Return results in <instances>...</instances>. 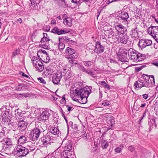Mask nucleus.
<instances>
[{
  "label": "nucleus",
  "instance_id": "obj_58",
  "mask_svg": "<svg viewBox=\"0 0 158 158\" xmlns=\"http://www.w3.org/2000/svg\"><path fill=\"white\" fill-rule=\"evenodd\" d=\"M80 69L83 72H85L86 70L83 66H81L80 67Z\"/></svg>",
  "mask_w": 158,
  "mask_h": 158
},
{
  "label": "nucleus",
  "instance_id": "obj_34",
  "mask_svg": "<svg viewBox=\"0 0 158 158\" xmlns=\"http://www.w3.org/2000/svg\"><path fill=\"white\" fill-rule=\"evenodd\" d=\"M99 84L102 86V87L106 88L108 89H110V86L109 85L106 84L104 81H99Z\"/></svg>",
  "mask_w": 158,
  "mask_h": 158
},
{
  "label": "nucleus",
  "instance_id": "obj_15",
  "mask_svg": "<svg viewBox=\"0 0 158 158\" xmlns=\"http://www.w3.org/2000/svg\"><path fill=\"white\" fill-rule=\"evenodd\" d=\"M148 33L153 38L154 35L156 36L158 34V27L157 26H152L149 27L148 29Z\"/></svg>",
  "mask_w": 158,
  "mask_h": 158
},
{
  "label": "nucleus",
  "instance_id": "obj_27",
  "mask_svg": "<svg viewBox=\"0 0 158 158\" xmlns=\"http://www.w3.org/2000/svg\"><path fill=\"white\" fill-rule=\"evenodd\" d=\"M27 138L25 136H21L18 139V142L20 144H24L27 142Z\"/></svg>",
  "mask_w": 158,
  "mask_h": 158
},
{
  "label": "nucleus",
  "instance_id": "obj_20",
  "mask_svg": "<svg viewBox=\"0 0 158 158\" xmlns=\"http://www.w3.org/2000/svg\"><path fill=\"white\" fill-rule=\"evenodd\" d=\"M61 77V75L60 74L53 75L52 78V81L53 83L55 84H58L60 82Z\"/></svg>",
  "mask_w": 158,
  "mask_h": 158
},
{
  "label": "nucleus",
  "instance_id": "obj_46",
  "mask_svg": "<svg viewBox=\"0 0 158 158\" xmlns=\"http://www.w3.org/2000/svg\"><path fill=\"white\" fill-rule=\"evenodd\" d=\"M12 126V127L11 128L13 131H15L16 130L18 129V126H14V125H15V124L14 123H12V124H11Z\"/></svg>",
  "mask_w": 158,
  "mask_h": 158
},
{
  "label": "nucleus",
  "instance_id": "obj_32",
  "mask_svg": "<svg viewBox=\"0 0 158 158\" xmlns=\"http://www.w3.org/2000/svg\"><path fill=\"white\" fill-rule=\"evenodd\" d=\"M15 110V114L17 118H19V117H22L23 116V114L22 113L21 111L20 110H19V108Z\"/></svg>",
  "mask_w": 158,
  "mask_h": 158
},
{
  "label": "nucleus",
  "instance_id": "obj_45",
  "mask_svg": "<svg viewBox=\"0 0 158 158\" xmlns=\"http://www.w3.org/2000/svg\"><path fill=\"white\" fill-rule=\"evenodd\" d=\"M128 150L131 152H133L135 150V148L133 146H130L128 148Z\"/></svg>",
  "mask_w": 158,
  "mask_h": 158
},
{
  "label": "nucleus",
  "instance_id": "obj_29",
  "mask_svg": "<svg viewBox=\"0 0 158 158\" xmlns=\"http://www.w3.org/2000/svg\"><path fill=\"white\" fill-rule=\"evenodd\" d=\"M51 139L50 136L47 134L45 135L44 137H43V139H42L43 144H45L46 143L48 144Z\"/></svg>",
  "mask_w": 158,
  "mask_h": 158
},
{
  "label": "nucleus",
  "instance_id": "obj_11",
  "mask_svg": "<svg viewBox=\"0 0 158 158\" xmlns=\"http://www.w3.org/2000/svg\"><path fill=\"white\" fill-rule=\"evenodd\" d=\"M75 52L74 49L69 47H67L64 53L68 56L70 58H75L77 57Z\"/></svg>",
  "mask_w": 158,
  "mask_h": 158
},
{
  "label": "nucleus",
  "instance_id": "obj_35",
  "mask_svg": "<svg viewBox=\"0 0 158 158\" xmlns=\"http://www.w3.org/2000/svg\"><path fill=\"white\" fill-rule=\"evenodd\" d=\"M38 66L35 68L39 72H42L44 69V67L42 62L38 64Z\"/></svg>",
  "mask_w": 158,
  "mask_h": 158
},
{
  "label": "nucleus",
  "instance_id": "obj_22",
  "mask_svg": "<svg viewBox=\"0 0 158 158\" xmlns=\"http://www.w3.org/2000/svg\"><path fill=\"white\" fill-rule=\"evenodd\" d=\"M0 111L2 112L1 117H7L9 114V110L6 108V106H3L0 109Z\"/></svg>",
  "mask_w": 158,
  "mask_h": 158
},
{
  "label": "nucleus",
  "instance_id": "obj_7",
  "mask_svg": "<svg viewBox=\"0 0 158 158\" xmlns=\"http://www.w3.org/2000/svg\"><path fill=\"white\" fill-rule=\"evenodd\" d=\"M148 83H145L143 80L140 79L138 81H136L134 83V87L135 89L138 90L140 89L142 87H148Z\"/></svg>",
  "mask_w": 158,
  "mask_h": 158
},
{
  "label": "nucleus",
  "instance_id": "obj_23",
  "mask_svg": "<svg viewBox=\"0 0 158 158\" xmlns=\"http://www.w3.org/2000/svg\"><path fill=\"white\" fill-rule=\"evenodd\" d=\"M31 60L33 64V66H35V68L38 66V64H40L41 62L38 58L35 56L32 58Z\"/></svg>",
  "mask_w": 158,
  "mask_h": 158
},
{
  "label": "nucleus",
  "instance_id": "obj_26",
  "mask_svg": "<svg viewBox=\"0 0 158 158\" xmlns=\"http://www.w3.org/2000/svg\"><path fill=\"white\" fill-rule=\"evenodd\" d=\"M50 132L53 134L57 135L59 134L60 131L57 127H52L50 128Z\"/></svg>",
  "mask_w": 158,
  "mask_h": 158
},
{
  "label": "nucleus",
  "instance_id": "obj_63",
  "mask_svg": "<svg viewBox=\"0 0 158 158\" xmlns=\"http://www.w3.org/2000/svg\"><path fill=\"white\" fill-rule=\"evenodd\" d=\"M51 24H54L56 23V21L55 19H52L51 21Z\"/></svg>",
  "mask_w": 158,
  "mask_h": 158
},
{
  "label": "nucleus",
  "instance_id": "obj_55",
  "mask_svg": "<svg viewBox=\"0 0 158 158\" xmlns=\"http://www.w3.org/2000/svg\"><path fill=\"white\" fill-rule=\"evenodd\" d=\"M142 69V66L140 67H137L135 68V70L137 72L141 70Z\"/></svg>",
  "mask_w": 158,
  "mask_h": 158
},
{
  "label": "nucleus",
  "instance_id": "obj_14",
  "mask_svg": "<svg viewBox=\"0 0 158 158\" xmlns=\"http://www.w3.org/2000/svg\"><path fill=\"white\" fill-rule=\"evenodd\" d=\"M27 123L24 120L20 118V120L17 124L18 130L21 131H24L27 128Z\"/></svg>",
  "mask_w": 158,
  "mask_h": 158
},
{
  "label": "nucleus",
  "instance_id": "obj_8",
  "mask_svg": "<svg viewBox=\"0 0 158 158\" xmlns=\"http://www.w3.org/2000/svg\"><path fill=\"white\" fill-rule=\"evenodd\" d=\"M118 17L119 20H122L123 22H125V24H128L129 23L130 20L128 19L129 16L128 14L126 12H121Z\"/></svg>",
  "mask_w": 158,
  "mask_h": 158
},
{
  "label": "nucleus",
  "instance_id": "obj_19",
  "mask_svg": "<svg viewBox=\"0 0 158 158\" xmlns=\"http://www.w3.org/2000/svg\"><path fill=\"white\" fill-rule=\"evenodd\" d=\"M61 155L63 158H76L75 155L73 154L72 152H62Z\"/></svg>",
  "mask_w": 158,
  "mask_h": 158
},
{
  "label": "nucleus",
  "instance_id": "obj_57",
  "mask_svg": "<svg viewBox=\"0 0 158 158\" xmlns=\"http://www.w3.org/2000/svg\"><path fill=\"white\" fill-rule=\"evenodd\" d=\"M154 37L153 38L156 40V41L158 43V34L156 35H154Z\"/></svg>",
  "mask_w": 158,
  "mask_h": 158
},
{
  "label": "nucleus",
  "instance_id": "obj_49",
  "mask_svg": "<svg viewBox=\"0 0 158 158\" xmlns=\"http://www.w3.org/2000/svg\"><path fill=\"white\" fill-rule=\"evenodd\" d=\"M67 74L68 75L67 78L69 79L72 76L73 73H72L71 70H70L67 73Z\"/></svg>",
  "mask_w": 158,
  "mask_h": 158
},
{
  "label": "nucleus",
  "instance_id": "obj_6",
  "mask_svg": "<svg viewBox=\"0 0 158 158\" xmlns=\"http://www.w3.org/2000/svg\"><path fill=\"white\" fill-rule=\"evenodd\" d=\"M114 26L117 32V35L124 33L125 31H127L126 28L121 23L117 22H114Z\"/></svg>",
  "mask_w": 158,
  "mask_h": 158
},
{
  "label": "nucleus",
  "instance_id": "obj_17",
  "mask_svg": "<svg viewBox=\"0 0 158 158\" xmlns=\"http://www.w3.org/2000/svg\"><path fill=\"white\" fill-rule=\"evenodd\" d=\"M50 115L49 111L48 110H45L42 112L39 117L40 120H46L48 119Z\"/></svg>",
  "mask_w": 158,
  "mask_h": 158
},
{
  "label": "nucleus",
  "instance_id": "obj_50",
  "mask_svg": "<svg viewBox=\"0 0 158 158\" xmlns=\"http://www.w3.org/2000/svg\"><path fill=\"white\" fill-rule=\"evenodd\" d=\"M38 80L41 83L44 84H45L46 83L45 81L42 78H38Z\"/></svg>",
  "mask_w": 158,
  "mask_h": 158
},
{
  "label": "nucleus",
  "instance_id": "obj_3",
  "mask_svg": "<svg viewBox=\"0 0 158 158\" xmlns=\"http://www.w3.org/2000/svg\"><path fill=\"white\" fill-rule=\"evenodd\" d=\"M12 153L19 157H22L27 155L28 151L26 147L18 145L16 146Z\"/></svg>",
  "mask_w": 158,
  "mask_h": 158
},
{
  "label": "nucleus",
  "instance_id": "obj_28",
  "mask_svg": "<svg viewBox=\"0 0 158 158\" xmlns=\"http://www.w3.org/2000/svg\"><path fill=\"white\" fill-rule=\"evenodd\" d=\"M101 146L103 149H106L108 146L109 144L107 140L102 139L101 140Z\"/></svg>",
  "mask_w": 158,
  "mask_h": 158
},
{
  "label": "nucleus",
  "instance_id": "obj_41",
  "mask_svg": "<svg viewBox=\"0 0 158 158\" xmlns=\"http://www.w3.org/2000/svg\"><path fill=\"white\" fill-rule=\"evenodd\" d=\"M2 118V122L4 123H7L8 122H10V119L7 118L8 117H3Z\"/></svg>",
  "mask_w": 158,
  "mask_h": 158
},
{
  "label": "nucleus",
  "instance_id": "obj_36",
  "mask_svg": "<svg viewBox=\"0 0 158 158\" xmlns=\"http://www.w3.org/2000/svg\"><path fill=\"white\" fill-rule=\"evenodd\" d=\"M11 142L10 140L6 141L5 142V144H3L4 147V148L6 149V148H10L12 146Z\"/></svg>",
  "mask_w": 158,
  "mask_h": 158
},
{
  "label": "nucleus",
  "instance_id": "obj_62",
  "mask_svg": "<svg viewBox=\"0 0 158 158\" xmlns=\"http://www.w3.org/2000/svg\"><path fill=\"white\" fill-rule=\"evenodd\" d=\"M72 128L75 130H77L78 129V127L77 124H75L73 126V127H72Z\"/></svg>",
  "mask_w": 158,
  "mask_h": 158
},
{
  "label": "nucleus",
  "instance_id": "obj_1",
  "mask_svg": "<svg viewBox=\"0 0 158 158\" xmlns=\"http://www.w3.org/2000/svg\"><path fill=\"white\" fill-rule=\"evenodd\" d=\"M91 92V88L87 86L84 88H77L70 90V96L72 100L81 104L87 102V98Z\"/></svg>",
  "mask_w": 158,
  "mask_h": 158
},
{
  "label": "nucleus",
  "instance_id": "obj_13",
  "mask_svg": "<svg viewBox=\"0 0 158 158\" xmlns=\"http://www.w3.org/2000/svg\"><path fill=\"white\" fill-rule=\"evenodd\" d=\"M104 46L102 45L100 42L97 41L96 42L94 51L96 53L99 54L103 52L104 51Z\"/></svg>",
  "mask_w": 158,
  "mask_h": 158
},
{
  "label": "nucleus",
  "instance_id": "obj_5",
  "mask_svg": "<svg viewBox=\"0 0 158 158\" xmlns=\"http://www.w3.org/2000/svg\"><path fill=\"white\" fill-rule=\"evenodd\" d=\"M41 132L42 131L39 128H34L30 132L29 138L33 141L37 140Z\"/></svg>",
  "mask_w": 158,
  "mask_h": 158
},
{
  "label": "nucleus",
  "instance_id": "obj_51",
  "mask_svg": "<svg viewBox=\"0 0 158 158\" xmlns=\"http://www.w3.org/2000/svg\"><path fill=\"white\" fill-rule=\"evenodd\" d=\"M121 148L119 147H117L115 149L114 151L117 153H119L121 152Z\"/></svg>",
  "mask_w": 158,
  "mask_h": 158
},
{
  "label": "nucleus",
  "instance_id": "obj_48",
  "mask_svg": "<svg viewBox=\"0 0 158 158\" xmlns=\"http://www.w3.org/2000/svg\"><path fill=\"white\" fill-rule=\"evenodd\" d=\"M19 74L21 75L23 77H25L26 78H29V77L28 75L25 74L23 72H19Z\"/></svg>",
  "mask_w": 158,
  "mask_h": 158
},
{
  "label": "nucleus",
  "instance_id": "obj_56",
  "mask_svg": "<svg viewBox=\"0 0 158 158\" xmlns=\"http://www.w3.org/2000/svg\"><path fill=\"white\" fill-rule=\"evenodd\" d=\"M142 96H143V98L145 99H147L148 97V94H143L142 95Z\"/></svg>",
  "mask_w": 158,
  "mask_h": 158
},
{
  "label": "nucleus",
  "instance_id": "obj_38",
  "mask_svg": "<svg viewBox=\"0 0 158 158\" xmlns=\"http://www.w3.org/2000/svg\"><path fill=\"white\" fill-rule=\"evenodd\" d=\"M152 120L153 121V122L154 123L153 124H152L153 126H152V123L151 122H150L149 123V126L150 129H151L152 128H153V126H155V127H156V123H155V119H152Z\"/></svg>",
  "mask_w": 158,
  "mask_h": 158
},
{
  "label": "nucleus",
  "instance_id": "obj_44",
  "mask_svg": "<svg viewBox=\"0 0 158 158\" xmlns=\"http://www.w3.org/2000/svg\"><path fill=\"white\" fill-rule=\"evenodd\" d=\"M85 72L89 75L92 77H93V72L90 69L86 70Z\"/></svg>",
  "mask_w": 158,
  "mask_h": 158
},
{
  "label": "nucleus",
  "instance_id": "obj_18",
  "mask_svg": "<svg viewBox=\"0 0 158 158\" xmlns=\"http://www.w3.org/2000/svg\"><path fill=\"white\" fill-rule=\"evenodd\" d=\"M51 32L58 35L65 34L69 32V31H67L64 30L60 29L57 27H54L51 30Z\"/></svg>",
  "mask_w": 158,
  "mask_h": 158
},
{
  "label": "nucleus",
  "instance_id": "obj_21",
  "mask_svg": "<svg viewBox=\"0 0 158 158\" xmlns=\"http://www.w3.org/2000/svg\"><path fill=\"white\" fill-rule=\"evenodd\" d=\"M72 148V143L69 141H67L64 147V151L63 152H70Z\"/></svg>",
  "mask_w": 158,
  "mask_h": 158
},
{
  "label": "nucleus",
  "instance_id": "obj_59",
  "mask_svg": "<svg viewBox=\"0 0 158 158\" xmlns=\"http://www.w3.org/2000/svg\"><path fill=\"white\" fill-rule=\"evenodd\" d=\"M49 45L48 44H43V48L45 49H47L48 48Z\"/></svg>",
  "mask_w": 158,
  "mask_h": 158
},
{
  "label": "nucleus",
  "instance_id": "obj_2",
  "mask_svg": "<svg viewBox=\"0 0 158 158\" xmlns=\"http://www.w3.org/2000/svg\"><path fill=\"white\" fill-rule=\"evenodd\" d=\"M128 54L129 59L133 62H137L142 61L144 59L143 55L139 53L133 48L128 50Z\"/></svg>",
  "mask_w": 158,
  "mask_h": 158
},
{
  "label": "nucleus",
  "instance_id": "obj_12",
  "mask_svg": "<svg viewBox=\"0 0 158 158\" xmlns=\"http://www.w3.org/2000/svg\"><path fill=\"white\" fill-rule=\"evenodd\" d=\"M104 116L106 117L107 125L109 127V129H111L113 127L114 124V121L113 117L109 114H104Z\"/></svg>",
  "mask_w": 158,
  "mask_h": 158
},
{
  "label": "nucleus",
  "instance_id": "obj_30",
  "mask_svg": "<svg viewBox=\"0 0 158 158\" xmlns=\"http://www.w3.org/2000/svg\"><path fill=\"white\" fill-rule=\"evenodd\" d=\"M70 70V68L67 66L64 67L61 70V73L60 74L61 75V76H64Z\"/></svg>",
  "mask_w": 158,
  "mask_h": 158
},
{
  "label": "nucleus",
  "instance_id": "obj_39",
  "mask_svg": "<svg viewBox=\"0 0 158 158\" xmlns=\"http://www.w3.org/2000/svg\"><path fill=\"white\" fill-rule=\"evenodd\" d=\"M64 47L65 44H64L60 42V41H59L58 47L59 49L60 50H62L64 48Z\"/></svg>",
  "mask_w": 158,
  "mask_h": 158
},
{
  "label": "nucleus",
  "instance_id": "obj_37",
  "mask_svg": "<svg viewBox=\"0 0 158 158\" xmlns=\"http://www.w3.org/2000/svg\"><path fill=\"white\" fill-rule=\"evenodd\" d=\"M29 94L27 93H23L22 94H19L17 95V97L19 98H22L23 97L26 98L28 97Z\"/></svg>",
  "mask_w": 158,
  "mask_h": 158
},
{
  "label": "nucleus",
  "instance_id": "obj_10",
  "mask_svg": "<svg viewBox=\"0 0 158 158\" xmlns=\"http://www.w3.org/2000/svg\"><path fill=\"white\" fill-rule=\"evenodd\" d=\"M117 40L119 43L123 44H126L128 40V36L124 34V33L121 34L120 35H117Z\"/></svg>",
  "mask_w": 158,
  "mask_h": 158
},
{
  "label": "nucleus",
  "instance_id": "obj_4",
  "mask_svg": "<svg viewBox=\"0 0 158 158\" xmlns=\"http://www.w3.org/2000/svg\"><path fill=\"white\" fill-rule=\"evenodd\" d=\"M40 60L43 62L47 63L49 62L50 57L49 54L45 50H39L38 54Z\"/></svg>",
  "mask_w": 158,
  "mask_h": 158
},
{
  "label": "nucleus",
  "instance_id": "obj_9",
  "mask_svg": "<svg viewBox=\"0 0 158 158\" xmlns=\"http://www.w3.org/2000/svg\"><path fill=\"white\" fill-rule=\"evenodd\" d=\"M152 42L151 40L148 39H142L139 41L138 44L139 47L141 48L151 45Z\"/></svg>",
  "mask_w": 158,
  "mask_h": 158
},
{
  "label": "nucleus",
  "instance_id": "obj_40",
  "mask_svg": "<svg viewBox=\"0 0 158 158\" xmlns=\"http://www.w3.org/2000/svg\"><path fill=\"white\" fill-rule=\"evenodd\" d=\"M93 62L91 61H85L84 65L87 67H90L93 64Z\"/></svg>",
  "mask_w": 158,
  "mask_h": 158
},
{
  "label": "nucleus",
  "instance_id": "obj_25",
  "mask_svg": "<svg viewBox=\"0 0 158 158\" xmlns=\"http://www.w3.org/2000/svg\"><path fill=\"white\" fill-rule=\"evenodd\" d=\"M63 23L67 26L71 27L72 25V19L69 17L65 18V19H64Z\"/></svg>",
  "mask_w": 158,
  "mask_h": 158
},
{
  "label": "nucleus",
  "instance_id": "obj_43",
  "mask_svg": "<svg viewBox=\"0 0 158 158\" xmlns=\"http://www.w3.org/2000/svg\"><path fill=\"white\" fill-rule=\"evenodd\" d=\"M102 105L105 106H108L110 105V102L107 100H105L102 103Z\"/></svg>",
  "mask_w": 158,
  "mask_h": 158
},
{
  "label": "nucleus",
  "instance_id": "obj_16",
  "mask_svg": "<svg viewBox=\"0 0 158 158\" xmlns=\"http://www.w3.org/2000/svg\"><path fill=\"white\" fill-rule=\"evenodd\" d=\"M143 79L142 80H143L144 82L145 83H148V87H149L151 86L152 84L153 83H154V77L152 75L151 76V78H149L148 76H143L142 78Z\"/></svg>",
  "mask_w": 158,
  "mask_h": 158
},
{
  "label": "nucleus",
  "instance_id": "obj_33",
  "mask_svg": "<svg viewBox=\"0 0 158 158\" xmlns=\"http://www.w3.org/2000/svg\"><path fill=\"white\" fill-rule=\"evenodd\" d=\"M0 128L2 129V131H0V141H2V139L4 135L5 130L6 129L5 127H3L2 126H0Z\"/></svg>",
  "mask_w": 158,
  "mask_h": 158
},
{
  "label": "nucleus",
  "instance_id": "obj_53",
  "mask_svg": "<svg viewBox=\"0 0 158 158\" xmlns=\"http://www.w3.org/2000/svg\"><path fill=\"white\" fill-rule=\"evenodd\" d=\"M154 109L156 112H158V104L155 105Z\"/></svg>",
  "mask_w": 158,
  "mask_h": 158
},
{
  "label": "nucleus",
  "instance_id": "obj_61",
  "mask_svg": "<svg viewBox=\"0 0 158 158\" xmlns=\"http://www.w3.org/2000/svg\"><path fill=\"white\" fill-rule=\"evenodd\" d=\"M44 36L43 37L44 38H49V37L48 36L47 34L46 33H43Z\"/></svg>",
  "mask_w": 158,
  "mask_h": 158
},
{
  "label": "nucleus",
  "instance_id": "obj_60",
  "mask_svg": "<svg viewBox=\"0 0 158 158\" xmlns=\"http://www.w3.org/2000/svg\"><path fill=\"white\" fill-rule=\"evenodd\" d=\"M131 32L134 35H135V34L137 33V30L135 29H133L131 30Z\"/></svg>",
  "mask_w": 158,
  "mask_h": 158
},
{
  "label": "nucleus",
  "instance_id": "obj_64",
  "mask_svg": "<svg viewBox=\"0 0 158 158\" xmlns=\"http://www.w3.org/2000/svg\"><path fill=\"white\" fill-rule=\"evenodd\" d=\"M152 64L156 66H158V63L157 62L152 63Z\"/></svg>",
  "mask_w": 158,
  "mask_h": 158
},
{
  "label": "nucleus",
  "instance_id": "obj_42",
  "mask_svg": "<svg viewBox=\"0 0 158 158\" xmlns=\"http://www.w3.org/2000/svg\"><path fill=\"white\" fill-rule=\"evenodd\" d=\"M50 40L49 38H44L43 37L40 42L41 43H45L48 42Z\"/></svg>",
  "mask_w": 158,
  "mask_h": 158
},
{
  "label": "nucleus",
  "instance_id": "obj_31",
  "mask_svg": "<svg viewBox=\"0 0 158 158\" xmlns=\"http://www.w3.org/2000/svg\"><path fill=\"white\" fill-rule=\"evenodd\" d=\"M62 40L66 42H73L72 40H71L69 38L66 36H63V37H59V41H62Z\"/></svg>",
  "mask_w": 158,
  "mask_h": 158
},
{
  "label": "nucleus",
  "instance_id": "obj_24",
  "mask_svg": "<svg viewBox=\"0 0 158 158\" xmlns=\"http://www.w3.org/2000/svg\"><path fill=\"white\" fill-rule=\"evenodd\" d=\"M26 149L28 150V153L29 152L33 151L35 149V146L33 143L29 142L27 144V146H26Z\"/></svg>",
  "mask_w": 158,
  "mask_h": 158
},
{
  "label": "nucleus",
  "instance_id": "obj_47",
  "mask_svg": "<svg viewBox=\"0 0 158 158\" xmlns=\"http://www.w3.org/2000/svg\"><path fill=\"white\" fill-rule=\"evenodd\" d=\"M19 54V51L17 50H16L13 52L12 57L13 58H14L16 55H18Z\"/></svg>",
  "mask_w": 158,
  "mask_h": 158
},
{
  "label": "nucleus",
  "instance_id": "obj_54",
  "mask_svg": "<svg viewBox=\"0 0 158 158\" xmlns=\"http://www.w3.org/2000/svg\"><path fill=\"white\" fill-rule=\"evenodd\" d=\"M5 150V149L4 148V147L3 146L2 143H0V151H2V150Z\"/></svg>",
  "mask_w": 158,
  "mask_h": 158
},
{
  "label": "nucleus",
  "instance_id": "obj_52",
  "mask_svg": "<svg viewBox=\"0 0 158 158\" xmlns=\"http://www.w3.org/2000/svg\"><path fill=\"white\" fill-rule=\"evenodd\" d=\"M66 106L68 111H70L73 110V106H71L69 105H66Z\"/></svg>",
  "mask_w": 158,
  "mask_h": 158
}]
</instances>
